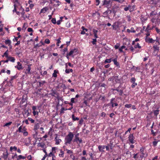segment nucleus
Wrapping results in <instances>:
<instances>
[{
    "label": "nucleus",
    "instance_id": "obj_61",
    "mask_svg": "<svg viewBox=\"0 0 160 160\" xmlns=\"http://www.w3.org/2000/svg\"><path fill=\"white\" fill-rule=\"evenodd\" d=\"M131 6H130V5H129L128 7H125L124 8V10L125 11H127L128 10H129V8H130V7H131Z\"/></svg>",
    "mask_w": 160,
    "mask_h": 160
},
{
    "label": "nucleus",
    "instance_id": "obj_34",
    "mask_svg": "<svg viewBox=\"0 0 160 160\" xmlns=\"http://www.w3.org/2000/svg\"><path fill=\"white\" fill-rule=\"evenodd\" d=\"M58 148H57L56 147H53L52 148V152L53 153H55L56 152V150Z\"/></svg>",
    "mask_w": 160,
    "mask_h": 160
},
{
    "label": "nucleus",
    "instance_id": "obj_56",
    "mask_svg": "<svg viewBox=\"0 0 160 160\" xmlns=\"http://www.w3.org/2000/svg\"><path fill=\"white\" fill-rule=\"evenodd\" d=\"M67 110V109L65 110L64 108H61V109L60 111V113H64V110Z\"/></svg>",
    "mask_w": 160,
    "mask_h": 160
},
{
    "label": "nucleus",
    "instance_id": "obj_62",
    "mask_svg": "<svg viewBox=\"0 0 160 160\" xmlns=\"http://www.w3.org/2000/svg\"><path fill=\"white\" fill-rule=\"evenodd\" d=\"M115 79V77H114V76H113L112 77L109 78L108 80L109 81H113Z\"/></svg>",
    "mask_w": 160,
    "mask_h": 160
},
{
    "label": "nucleus",
    "instance_id": "obj_20",
    "mask_svg": "<svg viewBox=\"0 0 160 160\" xmlns=\"http://www.w3.org/2000/svg\"><path fill=\"white\" fill-rule=\"evenodd\" d=\"M24 107V109L23 110L24 112L23 114H26L27 113V116H28L29 115V113L28 111V109H27L26 108V107H25V106Z\"/></svg>",
    "mask_w": 160,
    "mask_h": 160
},
{
    "label": "nucleus",
    "instance_id": "obj_40",
    "mask_svg": "<svg viewBox=\"0 0 160 160\" xmlns=\"http://www.w3.org/2000/svg\"><path fill=\"white\" fill-rule=\"evenodd\" d=\"M79 137H75V138L73 139V141L74 142H76L77 143H78V140H79Z\"/></svg>",
    "mask_w": 160,
    "mask_h": 160
},
{
    "label": "nucleus",
    "instance_id": "obj_49",
    "mask_svg": "<svg viewBox=\"0 0 160 160\" xmlns=\"http://www.w3.org/2000/svg\"><path fill=\"white\" fill-rule=\"evenodd\" d=\"M55 135L56 136V137L55 138V141H56V140H58V139H59L60 136L58 135L57 134H55Z\"/></svg>",
    "mask_w": 160,
    "mask_h": 160
},
{
    "label": "nucleus",
    "instance_id": "obj_13",
    "mask_svg": "<svg viewBox=\"0 0 160 160\" xmlns=\"http://www.w3.org/2000/svg\"><path fill=\"white\" fill-rule=\"evenodd\" d=\"M112 90L113 91H116L118 92H119V95L120 96H121L122 95L123 93V90H122L119 89L118 88L112 89Z\"/></svg>",
    "mask_w": 160,
    "mask_h": 160
},
{
    "label": "nucleus",
    "instance_id": "obj_42",
    "mask_svg": "<svg viewBox=\"0 0 160 160\" xmlns=\"http://www.w3.org/2000/svg\"><path fill=\"white\" fill-rule=\"evenodd\" d=\"M62 140L61 139H58V140H56L55 142V144L56 145H58L59 144V142H61Z\"/></svg>",
    "mask_w": 160,
    "mask_h": 160
},
{
    "label": "nucleus",
    "instance_id": "obj_23",
    "mask_svg": "<svg viewBox=\"0 0 160 160\" xmlns=\"http://www.w3.org/2000/svg\"><path fill=\"white\" fill-rule=\"evenodd\" d=\"M154 26H153L152 27L150 28L149 25H148L147 26V27L145 30V31L146 32H148L149 30L152 29H153V28H154Z\"/></svg>",
    "mask_w": 160,
    "mask_h": 160
},
{
    "label": "nucleus",
    "instance_id": "obj_1",
    "mask_svg": "<svg viewBox=\"0 0 160 160\" xmlns=\"http://www.w3.org/2000/svg\"><path fill=\"white\" fill-rule=\"evenodd\" d=\"M20 7H19L17 6L16 4H14V8L12 10L13 12H16V14L18 15H20V14L21 13L22 15V16H23L25 13L24 9L23 8L21 5H20Z\"/></svg>",
    "mask_w": 160,
    "mask_h": 160
},
{
    "label": "nucleus",
    "instance_id": "obj_21",
    "mask_svg": "<svg viewBox=\"0 0 160 160\" xmlns=\"http://www.w3.org/2000/svg\"><path fill=\"white\" fill-rule=\"evenodd\" d=\"M60 153L59 154V156L60 157L63 158L64 157V152L62 149H60Z\"/></svg>",
    "mask_w": 160,
    "mask_h": 160
},
{
    "label": "nucleus",
    "instance_id": "obj_48",
    "mask_svg": "<svg viewBox=\"0 0 160 160\" xmlns=\"http://www.w3.org/2000/svg\"><path fill=\"white\" fill-rule=\"evenodd\" d=\"M52 22L54 24H55L56 23V20L55 18H53L51 20Z\"/></svg>",
    "mask_w": 160,
    "mask_h": 160
},
{
    "label": "nucleus",
    "instance_id": "obj_37",
    "mask_svg": "<svg viewBox=\"0 0 160 160\" xmlns=\"http://www.w3.org/2000/svg\"><path fill=\"white\" fill-rule=\"evenodd\" d=\"M103 15H104V16H103L104 17H109L108 16V11H105V12H104L103 13Z\"/></svg>",
    "mask_w": 160,
    "mask_h": 160
},
{
    "label": "nucleus",
    "instance_id": "obj_8",
    "mask_svg": "<svg viewBox=\"0 0 160 160\" xmlns=\"http://www.w3.org/2000/svg\"><path fill=\"white\" fill-rule=\"evenodd\" d=\"M145 42L148 43H154L155 42V40H153L152 38L147 37L145 38Z\"/></svg>",
    "mask_w": 160,
    "mask_h": 160
},
{
    "label": "nucleus",
    "instance_id": "obj_26",
    "mask_svg": "<svg viewBox=\"0 0 160 160\" xmlns=\"http://www.w3.org/2000/svg\"><path fill=\"white\" fill-rule=\"evenodd\" d=\"M17 147L16 146H14V147L11 146L10 147V151L11 152H12L13 150L14 151H17Z\"/></svg>",
    "mask_w": 160,
    "mask_h": 160
},
{
    "label": "nucleus",
    "instance_id": "obj_18",
    "mask_svg": "<svg viewBox=\"0 0 160 160\" xmlns=\"http://www.w3.org/2000/svg\"><path fill=\"white\" fill-rule=\"evenodd\" d=\"M92 32L94 35V38H98L97 33V32H98V30L95 29H93L92 30Z\"/></svg>",
    "mask_w": 160,
    "mask_h": 160
},
{
    "label": "nucleus",
    "instance_id": "obj_41",
    "mask_svg": "<svg viewBox=\"0 0 160 160\" xmlns=\"http://www.w3.org/2000/svg\"><path fill=\"white\" fill-rule=\"evenodd\" d=\"M159 141H154L152 142V145L153 146L155 147L157 146V144L158 143V142Z\"/></svg>",
    "mask_w": 160,
    "mask_h": 160
},
{
    "label": "nucleus",
    "instance_id": "obj_44",
    "mask_svg": "<svg viewBox=\"0 0 160 160\" xmlns=\"http://www.w3.org/2000/svg\"><path fill=\"white\" fill-rule=\"evenodd\" d=\"M8 50H7V51L4 53L5 55H6V58H7L9 56L8 55Z\"/></svg>",
    "mask_w": 160,
    "mask_h": 160
},
{
    "label": "nucleus",
    "instance_id": "obj_24",
    "mask_svg": "<svg viewBox=\"0 0 160 160\" xmlns=\"http://www.w3.org/2000/svg\"><path fill=\"white\" fill-rule=\"evenodd\" d=\"M40 127V125L39 123L35 124L34 127V130L35 131L37 130Z\"/></svg>",
    "mask_w": 160,
    "mask_h": 160
},
{
    "label": "nucleus",
    "instance_id": "obj_64",
    "mask_svg": "<svg viewBox=\"0 0 160 160\" xmlns=\"http://www.w3.org/2000/svg\"><path fill=\"white\" fill-rule=\"evenodd\" d=\"M155 29L157 32L158 33L160 34V29H158V28H156Z\"/></svg>",
    "mask_w": 160,
    "mask_h": 160
},
{
    "label": "nucleus",
    "instance_id": "obj_5",
    "mask_svg": "<svg viewBox=\"0 0 160 160\" xmlns=\"http://www.w3.org/2000/svg\"><path fill=\"white\" fill-rule=\"evenodd\" d=\"M46 83L47 82L45 81H41L40 82H37V87L39 88L42 87L44 84Z\"/></svg>",
    "mask_w": 160,
    "mask_h": 160
},
{
    "label": "nucleus",
    "instance_id": "obj_19",
    "mask_svg": "<svg viewBox=\"0 0 160 160\" xmlns=\"http://www.w3.org/2000/svg\"><path fill=\"white\" fill-rule=\"evenodd\" d=\"M59 73L58 71L57 70H55L54 72L52 74V77L54 78H56L57 77V74Z\"/></svg>",
    "mask_w": 160,
    "mask_h": 160
},
{
    "label": "nucleus",
    "instance_id": "obj_15",
    "mask_svg": "<svg viewBox=\"0 0 160 160\" xmlns=\"http://www.w3.org/2000/svg\"><path fill=\"white\" fill-rule=\"evenodd\" d=\"M106 147V146L103 145V146H101V145H99L98 146V148L100 152H104V151L103 150V149L105 148V147Z\"/></svg>",
    "mask_w": 160,
    "mask_h": 160
},
{
    "label": "nucleus",
    "instance_id": "obj_35",
    "mask_svg": "<svg viewBox=\"0 0 160 160\" xmlns=\"http://www.w3.org/2000/svg\"><path fill=\"white\" fill-rule=\"evenodd\" d=\"M12 123V122H8L6 123L3 125V126L4 127H6V126L8 127V126H9L11 125Z\"/></svg>",
    "mask_w": 160,
    "mask_h": 160
},
{
    "label": "nucleus",
    "instance_id": "obj_17",
    "mask_svg": "<svg viewBox=\"0 0 160 160\" xmlns=\"http://www.w3.org/2000/svg\"><path fill=\"white\" fill-rule=\"evenodd\" d=\"M7 58L8 59V61H10L12 62H15V59L14 57H12L9 56Z\"/></svg>",
    "mask_w": 160,
    "mask_h": 160
},
{
    "label": "nucleus",
    "instance_id": "obj_47",
    "mask_svg": "<svg viewBox=\"0 0 160 160\" xmlns=\"http://www.w3.org/2000/svg\"><path fill=\"white\" fill-rule=\"evenodd\" d=\"M132 106V105L131 104H126L125 105V108H131Z\"/></svg>",
    "mask_w": 160,
    "mask_h": 160
},
{
    "label": "nucleus",
    "instance_id": "obj_7",
    "mask_svg": "<svg viewBox=\"0 0 160 160\" xmlns=\"http://www.w3.org/2000/svg\"><path fill=\"white\" fill-rule=\"evenodd\" d=\"M49 95L55 98L58 95H59L58 93L56 91L53 90H52L51 92L49 93Z\"/></svg>",
    "mask_w": 160,
    "mask_h": 160
},
{
    "label": "nucleus",
    "instance_id": "obj_58",
    "mask_svg": "<svg viewBox=\"0 0 160 160\" xmlns=\"http://www.w3.org/2000/svg\"><path fill=\"white\" fill-rule=\"evenodd\" d=\"M106 115V114L105 112H102L101 114V116L102 117H105Z\"/></svg>",
    "mask_w": 160,
    "mask_h": 160
},
{
    "label": "nucleus",
    "instance_id": "obj_38",
    "mask_svg": "<svg viewBox=\"0 0 160 160\" xmlns=\"http://www.w3.org/2000/svg\"><path fill=\"white\" fill-rule=\"evenodd\" d=\"M22 126H20L18 130H17L16 132H23V131L22 130Z\"/></svg>",
    "mask_w": 160,
    "mask_h": 160
},
{
    "label": "nucleus",
    "instance_id": "obj_11",
    "mask_svg": "<svg viewBox=\"0 0 160 160\" xmlns=\"http://www.w3.org/2000/svg\"><path fill=\"white\" fill-rule=\"evenodd\" d=\"M31 64H29L28 65V68L26 69L25 71V73L26 74H31V72H30V70L31 69Z\"/></svg>",
    "mask_w": 160,
    "mask_h": 160
},
{
    "label": "nucleus",
    "instance_id": "obj_54",
    "mask_svg": "<svg viewBox=\"0 0 160 160\" xmlns=\"http://www.w3.org/2000/svg\"><path fill=\"white\" fill-rule=\"evenodd\" d=\"M48 156L49 157H55V155L54 153H53L52 152H50L48 154Z\"/></svg>",
    "mask_w": 160,
    "mask_h": 160
},
{
    "label": "nucleus",
    "instance_id": "obj_10",
    "mask_svg": "<svg viewBox=\"0 0 160 160\" xmlns=\"http://www.w3.org/2000/svg\"><path fill=\"white\" fill-rule=\"evenodd\" d=\"M102 6H106V7L107 8H108V7H109L110 6L108 1L107 0H104V1L102 2Z\"/></svg>",
    "mask_w": 160,
    "mask_h": 160
},
{
    "label": "nucleus",
    "instance_id": "obj_29",
    "mask_svg": "<svg viewBox=\"0 0 160 160\" xmlns=\"http://www.w3.org/2000/svg\"><path fill=\"white\" fill-rule=\"evenodd\" d=\"M132 68L134 69L136 71L139 72V71L140 70V68L139 67H136L135 66H133Z\"/></svg>",
    "mask_w": 160,
    "mask_h": 160
},
{
    "label": "nucleus",
    "instance_id": "obj_27",
    "mask_svg": "<svg viewBox=\"0 0 160 160\" xmlns=\"http://www.w3.org/2000/svg\"><path fill=\"white\" fill-rule=\"evenodd\" d=\"M72 118L73 121H78L79 119V118L75 117L74 114L72 115Z\"/></svg>",
    "mask_w": 160,
    "mask_h": 160
},
{
    "label": "nucleus",
    "instance_id": "obj_31",
    "mask_svg": "<svg viewBox=\"0 0 160 160\" xmlns=\"http://www.w3.org/2000/svg\"><path fill=\"white\" fill-rule=\"evenodd\" d=\"M33 138H34L36 140V142H37V140H38L39 139V138L37 137V132H36V133L34 134L33 135Z\"/></svg>",
    "mask_w": 160,
    "mask_h": 160
},
{
    "label": "nucleus",
    "instance_id": "obj_36",
    "mask_svg": "<svg viewBox=\"0 0 160 160\" xmlns=\"http://www.w3.org/2000/svg\"><path fill=\"white\" fill-rule=\"evenodd\" d=\"M159 110H154L153 112L155 116H157V115L159 114Z\"/></svg>",
    "mask_w": 160,
    "mask_h": 160
},
{
    "label": "nucleus",
    "instance_id": "obj_33",
    "mask_svg": "<svg viewBox=\"0 0 160 160\" xmlns=\"http://www.w3.org/2000/svg\"><path fill=\"white\" fill-rule=\"evenodd\" d=\"M134 48H141V46H140L139 44L138 43H136V44L134 46Z\"/></svg>",
    "mask_w": 160,
    "mask_h": 160
},
{
    "label": "nucleus",
    "instance_id": "obj_63",
    "mask_svg": "<svg viewBox=\"0 0 160 160\" xmlns=\"http://www.w3.org/2000/svg\"><path fill=\"white\" fill-rule=\"evenodd\" d=\"M27 31L28 32H32L33 31L32 29L30 28H28Z\"/></svg>",
    "mask_w": 160,
    "mask_h": 160
},
{
    "label": "nucleus",
    "instance_id": "obj_57",
    "mask_svg": "<svg viewBox=\"0 0 160 160\" xmlns=\"http://www.w3.org/2000/svg\"><path fill=\"white\" fill-rule=\"evenodd\" d=\"M45 43L47 44H49L50 43V41L48 39H46L44 41Z\"/></svg>",
    "mask_w": 160,
    "mask_h": 160
},
{
    "label": "nucleus",
    "instance_id": "obj_4",
    "mask_svg": "<svg viewBox=\"0 0 160 160\" xmlns=\"http://www.w3.org/2000/svg\"><path fill=\"white\" fill-rule=\"evenodd\" d=\"M78 49L77 48H75L73 49H72L71 51L68 53H67V57L68 58V56H71L72 54L73 53L75 54V55L77 54L78 53Z\"/></svg>",
    "mask_w": 160,
    "mask_h": 160
},
{
    "label": "nucleus",
    "instance_id": "obj_9",
    "mask_svg": "<svg viewBox=\"0 0 160 160\" xmlns=\"http://www.w3.org/2000/svg\"><path fill=\"white\" fill-rule=\"evenodd\" d=\"M17 65L15 66V68H17L18 70H20L23 69L22 64L19 62H17Z\"/></svg>",
    "mask_w": 160,
    "mask_h": 160
},
{
    "label": "nucleus",
    "instance_id": "obj_43",
    "mask_svg": "<svg viewBox=\"0 0 160 160\" xmlns=\"http://www.w3.org/2000/svg\"><path fill=\"white\" fill-rule=\"evenodd\" d=\"M18 158L19 159H25L26 158V157L24 156H23L21 155H19L18 156Z\"/></svg>",
    "mask_w": 160,
    "mask_h": 160
},
{
    "label": "nucleus",
    "instance_id": "obj_12",
    "mask_svg": "<svg viewBox=\"0 0 160 160\" xmlns=\"http://www.w3.org/2000/svg\"><path fill=\"white\" fill-rule=\"evenodd\" d=\"M8 156V150H7L6 152H4L2 154V158L4 159H7Z\"/></svg>",
    "mask_w": 160,
    "mask_h": 160
},
{
    "label": "nucleus",
    "instance_id": "obj_3",
    "mask_svg": "<svg viewBox=\"0 0 160 160\" xmlns=\"http://www.w3.org/2000/svg\"><path fill=\"white\" fill-rule=\"evenodd\" d=\"M27 98L26 95L23 96L22 99L20 102V105L21 106H25L26 107L27 105Z\"/></svg>",
    "mask_w": 160,
    "mask_h": 160
},
{
    "label": "nucleus",
    "instance_id": "obj_52",
    "mask_svg": "<svg viewBox=\"0 0 160 160\" xmlns=\"http://www.w3.org/2000/svg\"><path fill=\"white\" fill-rule=\"evenodd\" d=\"M66 150L67 151V153L68 154H72L73 153V152L72 150H69L67 149H66Z\"/></svg>",
    "mask_w": 160,
    "mask_h": 160
},
{
    "label": "nucleus",
    "instance_id": "obj_32",
    "mask_svg": "<svg viewBox=\"0 0 160 160\" xmlns=\"http://www.w3.org/2000/svg\"><path fill=\"white\" fill-rule=\"evenodd\" d=\"M111 61V58L110 59H106L104 62V63L105 64H106L107 63H109Z\"/></svg>",
    "mask_w": 160,
    "mask_h": 160
},
{
    "label": "nucleus",
    "instance_id": "obj_60",
    "mask_svg": "<svg viewBox=\"0 0 160 160\" xmlns=\"http://www.w3.org/2000/svg\"><path fill=\"white\" fill-rule=\"evenodd\" d=\"M140 151L141 153V154H143L144 153V148L143 147H142L140 149Z\"/></svg>",
    "mask_w": 160,
    "mask_h": 160
},
{
    "label": "nucleus",
    "instance_id": "obj_14",
    "mask_svg": "<svg viewBox=\"0 0 160 160\" xmlns=\"http://www.w3.org/2000/svg\"><path fill=\"white\" fill-rule=\"evenodd\" d=\"M115 98H112L110 100V103L112 104V107H113L115 106H118V104L117 103H114L113 102V101L114 100Z\"/></svg>",
    "mask_w": 160,
    "mask_h": 160
},
{
    "label": "nucleus",
    "instance_id": "obj_16",
    "mask_svg": "<svg viewBox=\"0 0 160 160\" xmlns=\"http://www.w3.org/2000/svg\"><path fill=\"white\" fill-rule=\"evenodd\" d=\"M112 61L113 62L114 64L116 65V66L118 68L120 67V65L119 62L117 61V58H115L114 59H112Z\"/></svg>",
    "mask_w": 160,
    "mask_h": 160
},
{
    "label": "nucleus",
    "instance_id": "obj_2",
    "mask_svg": "<svg viewBox=\"0 0 160 160\" xmlns=\"http://www.w3.org/2000/svg\"><path fill=\"white\" fill-rule=\"evenodd\" d=\"M74 135L72 132H70L68 136L65 139V144L67 145L68 144H70L71 141L73 138Z\"/></svg>",
    "mask_w": 160,
    "mask_h": 160
},
{
    "label": "nucleus",
    "instance_id": "obj_45",
    "mask_svg": "<svg viewBox=\"0 0 160 160\" xmlns=\"http://www.w3.org/2000/svg\"><path fill=\"white\" fill-rule=\"evenodd\" d=\"M56 98L58 99V100H61L63 101V99L62 97H59V95H58L56 97Z\"/></svg>",
    "mask_w": 160,
    "mask_h": 160
},
{
    "label": "nucleus",
    "instance_id": "obj_51",
    "mask_svg": "<svg viewBox=\"0 0 160 160\" xmlns=\"http://www.w3.org/2000/svg\"><path fill=\"white\" fill-rule=\"evenodd\" d=\"M157 14L156 12L154 11H152L150 14V16H153L156 15Z\"/></svg>",
    "mask_w": 160,
    "mask_h": 160
},
{
    "label": "nucleus",
    "instance_id": "obj_39",
    "mask_svg": "<svg viewBox=\"0 0 160 160\" xmlns=\"http://www.w3.org/2000/svg\"><path fill=\"white\" fill-rule=\"evenodd\" d=\"M130 82L132 83L135 82L136 79L134 78H132L130 79Z\"/></svg>",
    "mask_w": 160,
    "mask_h": 160
},
{
    "label": "nucleus",
    "instance_id": "obj_28",
    "mask_svg": "<svg viewBox=\"0 0 160 160\" xmlns=\"http://www.w3.org/2000/svg\"><path fill=\"white\" fill-rule=\"evenodd\" d=\"M68 47H66L64 48L62 50H61L62 52V54L64 55L65 54L66 52L68 51Z\"/></svg>",
    "mask_w": 160,
    "mask_h": 160
},
{
    "label": "nucleus",
    "instance_id": "obj_30",
    "mask_svg": "<svg viewBox=\"0 0 160 160\" xmlns=\"http://www.w3.org/2000/svg\"><path fill=\"white\" fill-rule=\"evenodd\" d=\"M73 72V70L72 69H66L65 71V72L67 73H70V72Z\"/></svg>",
    "mask_w": 160,
    "mask_h": 160
},
{
    "label": "nucleus",
    "instance_id": "obj_6",
    "mask_svg": "<svg viewBox=\"0 0 160 160\" xmlns=\"http://www.w3.org/2000/svg\"><path fill=\"white\" fill-rule=\"evenodd\" d=\"M128 140L132 144H133L135 142L134 141V137L133 134H130L128 137Z\"/></svg>",
    "mask_w": 160,
    "mask_h": 160
},
{
    "label": "nucleus",
    "instance_id": "obj_46",
    "mask_svg": "<svg viewBox=\"0 0 160 160\" xmlns=\"http://www.w3.org/2000/svg\"><path fill=\"white\" fill-rule=\"evenodd\" d=\"M93 41L92 42V44L93 45H95L96 44V42H97V40L96 38H95L92 39Z\"/></svg>",
    "mask_w": 160,
    "mask_h": 160
},
{
    "label": "nucleus",
    "instance_id": "obj_50",
    "mask_svg": "<svg viewBox=\"0 0 160 160\" xmlns=\"http://www.w3.org/2000/svg\"><path fill=\"white\" fill-rule=\"evenodd\" d=\"M28 120H29L31 122V123H33L34 122V119H33L32 118H28Z\"/></svg>",
    "mask_w": 160,
    "mask_h": 160
},
{
    "label": "nucleus",
    "instance_id": "obj_53",
    "mask_svg": "<svg viewBox=\"0 0 160 160\" xmlns=\"http://www.w3.org/2000/svg\"><path fill=\"white\" fill-rule=\"evenodd\" d=\"M132 84L131 85V87L132 88H134L137 85V83L136 82L132 83Z\"/></svg>",
    "mask_w": 160,
    "mask_h": 160
},
{
    "label": "nucleus",
    "instance_id": "obj_59",
    "mask_svg": "<svg viewBox=\"0 0 160 160\" xmlns=\"http://www.w3.org/2000/svg\"><path fill=\"white\" fill-rule=\"evenodd\" d=\"M120 45L118 43H117V44L114 46V48L115 49H118L119 48V47Z\"/></svg>",
    "mask_w": 160,
    "mask_h": 160
},
{
    "label": "nucleus",
    "instance_id": "obj_25",
    "mask_svg": "<svg viewBox=\"0 0 160 160\" xmlns=\"http://www.w3.org/2000/svg\"><path fill=\"white\" fill-rule=\"evenodd\" d=\"M115 77L114 80L116 83H118L120 81V79L119 78V76L118 75H116L114 76Z\"/></svg>",
    "mask_w": 160,
    "mask_h": 160
},
{
    "label": "nucleus",
    "instance_id": "obj_55",
    "mask_svg": "<svg viewBox=\"0 0 160 160\" xmlns=\"http://www.w3.org/2000/svg\"><path fill=\"white\" fill-rule=\"evenodd\" d=\"M153 48L154 49V51H156V50H159V48L157 45L153 46Z\"/></svg>",
    "mask_w": 160,
    "mask_h": 160
},
{
    "label": "nucleus",
    "instance_id": "obj_22",
    "mask_svg": "<svg viewBox=\"0 0 160 160\" xmlns=\"http://www.w3.org/2000/svg\"><path fill=\"white\" fill-rule=\"evenodd\" d=\"M4 42L6 45H8V46H9V45L11 44V40L10 39H7Z\"/></svg>",
    "mask_w": 160,
    "mask_h": 160
}]
</instances>
